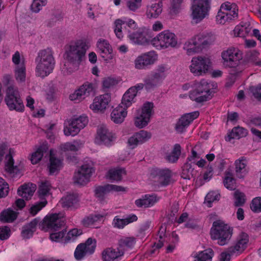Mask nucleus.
Returning <instances> with one entry per match:
<instances>
[{
    "label": "nucleus",
    "mask_w": 261,
    "mask_h": 261,
    "mask_svg": "<svg viewBox=\"0 0 261 261\" xmlns=\"http://www.w3.org/2000/svg\"><path fill=\"white\" fill-rule=\"evenodd\" d=\"M64 224V219L60 218L59 214H57L46 216L42 221L39 217L35 218L22 227L21 237L23 239H29L32 238L36 230L37 225L41 230L56 231Z\"/></svg>",
    "instance_id": "obj_1"
},
{
    "label": "nucleus",
    "mask_w": 261,
    "mask_h": 261,
    "mask_svg": "<svg viewBox=\"0 0 261 261\" xmlns=\"http://www.w3.org/2000/svg\"><path fill=\"white\" fill-rule=\"evenodd\" d=\"M35 63L36 75L41 78L48 76L52 72L55 64L51 49L47 48L39 50L35 59Z\"/></svg>",
    "instance_id": "obj_2"
},
{
    "label": "nucleus",
    "mask_w": 261,
    "mask_h": 261,
    "mask_svg": "<svg viewBox=\"0 0 261 261\" xmlns=\"http://www.w3.org/2000/svg\"><path fill=\"white\" fill-rule=\"evenodd\" d=\"M221 56L224 65L229 68L228 72L230 75L237 76L242 71L243 69L240 65V61L243 58L242 53L238 48H230L223 51Z\"/></svg>",
    "instance_id": "obj_3"
},
{
    "label": "nucleus",
    "mask_w": 261,
    "mask_h": 261,
    "mask_svg": "<svg viewBox=\"0 0 261 261\" xmlns=\"http://www.w3.org/2000/svg\"><path fill=\"white\" fill-rule=\"evenodd\" d=\"M216 86V84L208 80H202L196 85L195 88L190 91L189 97L191 99L197 103H201L212 98V90Z\"/></svg>",
    "instance_id": "obj_4"
},
{
    "label": "nucleus",
    "mask_w": 261,
    "mask_h": 261,
    "mask_svg": "<svg viewBox=\"0 0 261 261\" xmlns=\"http://www.w3.org/2000/svg\"><path fill=\"white\" fill-rule=\"evenodd\" d=\"M233 229L221 221H216L213 223L210 234L213 240H217L220 246L228 244L231 238Z\"/></svg>",
    "instance_id": "obj_5"
},
{
    "label": "nucleus",
    "mask_w": 261,
    "mask_h": 261,
    "mask_svg": "<svg viewBox=\"0 0 261 261\" xmlns=\"http://www.w3.org/2000/svg\"><path fill=\"white\" fill-rule=\"evenodd\" d=\"M215 38L211 34H202L192 38L186 44L187 52L190 54L193 53H199L203 48L211 45L214 41Z\"/></svg>",
    "instance_id": "obj_6"
},
{
    "label": "nucleus",
    "mask_w": 261,
    "mask_h": 261,
    "mask_svg": "<svg viewBox=\"0 0 261 261\" xmlns=\"http://www.w3.org/2000/svg\"><path fill=\"white\" fill-rule=\"evenodd\" d=\"M151 42L157 49L174 48L177 44V38L173 33L166 30L153 38Z\"/></svg>",
    "instance_id": "obj_7"
},
{
    "label": "nucleus",
    "mask_w": 261,
    "mask_h": 261,
    "mask_svg": "<svg viewBox=\"0 0 261 261\" xmlns=\"http://www.w3.org/2000/svg\"><path fill=\"white\" fill-rule=\"evenodd\" d=\"M5 101L10 111L22 112L24 110L23 101L16 87L11 85L7 87Z\"/></svg>",
    "instance_id": "obj_8"
},
{
    "label": "nucleus",
    "mask_w": 261,
    "mask_h": 261,
    "mask_svg": "<svg viewBox=\"0 0 261 261\" xmlns=\"http://www.w3.org/2000/svg\"><path fill=\"white\" fill-rule=\"evenodd\" d=\"M88 48V45L82 40L71 42L66 50V58L72 62H81Z\"/></svg>",
    "instance_id": "obj_9"
},
{
    "label": "nucleus",
    "mask_w": 261,
    "mask_h": 261,
    "mask_svg": "<svg viewBox=\"0 0 261 261\" xmlns=\"http://www.w3.org/2000/svg\"><path fill=\"white\" fill-rule=\"evenodd\" d=\"M211 2V0H193L191 7L192 22L199 23L208 15Z\"/></svg>",
    "instance_id": "obj_10"
},
{
    "label": "nucleus",
    "mask_w": 261,
    "mask_h": 261,
    "mask_svg": "<svg viewBox=\"0 0 261 261\" xmlns=\"http://www.w3.org/2000/svg\"><path fill=\"white\" fill-rule=\"evenodd\" d=\"M59 217L61 219H63L64 221L65 222L64 218H61L59 216ZM64 225L65 224L57 230H54L55 232L50 233L49 238L51 240L55 242H61L64 243H68L75 240L78 236L82 233V230L77 229L76 228L70 230L67 233L66 236L65 234L67 231L65 228H63L61 231H57L61 229L62 227H64Z\"/></svg>",
    "instance_id": "obj_11"
},
{
    "label": "nucleus",
    "mask_w": 261,
    "mask_h": 261,
    "mask_svg": "<svg viewBox=\"0 0 261 261\" xmlns=\"http://www.w3.org/2000/svg\"><path fill=\"white\" fill-rule=\"evenodd\" d=\"M190 68L191 72L196 76L206 73L210 67V60L206 57L199 56L193 58Z\"/></svg>",
    "instance_id": "obj_12"
},
{
    "label": "nucleus",
    "mask_w": 261,
    "mask_h": 261,
    "mask_svg": "<svg viewBox=\"0 0 261 261\" xmlns=\"http://www.w3.org/2000/svg\"><path fill=\"white\" fill-rule=\"evenodd\" d=\"M88 122V118L85 116L72 118L68 121V125L64 127V134L66 136H75L81 129L85 127Z\"/></svg>",
    "instance_id": "obj_13"
},
{
    "label": "nucleus",
    "mask_w": 261,
    "mask_h": 261,
    "mask_svg": "<svg viewBox=\"0 0 261 261\" xmlns=\"http://www.w3.org/2000/svg\"><path fill=\"white\" fill-rule=\"evenodd\" d=\"M96 243L95 239L89 238L85 243L79 244L74 253L75 258L77 260H81L87 254H92L95 251Z\"/></svg>",
    "instance_id": "obj_14"
},
{
    "label": "nucleus",
    "mask_w": 261,
    "mask_h": 261,
    "mask_svg": "<svg viewBox=\"0 0 261 261\" xmlns=\"http://www.w3.org/2000/svg\"><path fill=\"white\" fill-rule=\"evenodd\" d=\"M153 107V104L150 102H146L143 105L141 113L135 117V125L136 127L142 128L148 124Z\"/></svg>",
    "instance_id": "obj_15"
},
{
    "label": "nucleus",
    "mask_w": 261,
    "mask_h": 261,
    "mask_svg": "<svg viewBox=\"0 0 261 261\" xmlns=\"http://www.w3.org/2000/svg\"><path fill=\"white\" fill-rule=\"evenodd\" d=\"M96 85L93 83L85 82L74 92L70 95L71 100H81L91 95H94Z\"/></svg>",
    "instance_id": "obj_16"
},
{
    "label": "nucleus",
    "mask_w": 261,
    "mask_h": 261,
    "mask_svg": "<svg viewBox=\"0 0 261 261\" xmlns=\"http://www.w3.org/2000/svg\"><path fill=\"white\" fill-rule=\"evenodd\" d=\"M126 191V188L115 185L106 184L103 186H98L95 187L94 189L95 196L102 202L105 200L107 194L112 191L115 192H124Z\"/></svg>",
    "instance_id": "obj_17"
},
{
    "label": "nucleus",
    "mask_w": 261,
    "mask_h": 261,
    "mask_svg": "<svg viewBox=\"0 0 261 261\" xmlns=\"http://www.w3.org/2000/svg\"><path fill=\"white\" fill-rule=\"evenodd\" d=\"M94 171L93 168L88 164L81 166L80 170L74 175V182L80 185H84L87 183Z\"/></svg>",
    "instance_id": "obj_18"
},
{
    "label": "nucleus",
    "mask_w": 261,
    "mask_h": 261,
    "mask_svg": "<svg viewBox=\"0 0 261 261\" xmlns=\"http://www.w3.org/2000/svg\"><path fill=\"white\" fill-rule=\"evenodd\" d=\"M156 58L157 55L154 51H149L143 54L135 60V67L138 69H146L148 66L153 64Z\"/></svg>",
    "instance_id": "obj_19"
},
{
    "label": "nucleus",
    "mask_w": 261,
    "mask_h": 261,
    "mask_svg": "<svg viewBox=\"0 0 261 261\" xmlns=\"http://www.w3.org/2000/svg\"><path fill=\"white\" fill-rule=\"evenodd\" d=\"M122 25L124 26V31L126 33H127V30H126L125 28L132 31V30H135L137 27L136 22L132 19H129L127 21L120 19L116 20L114 32L119 39H121L123 37L122 31Z\"/></svg>",
    "instance_id": "obj_20"
},
{
    "label": "nucleus",
    "mask_w": 261,
    "mask_h": 261,
    "mask_svg": "<svg viewBox=\"0 0 261 261\" xmlns=\"http://www.w3.org/2000/svg\"><path fill=\"white\" fill-rule=\"evenodd\" d=\"M199 115L198 111H194L183 115L178 120L175 125V130L179 133L184 132L186 128Z\"/></svg>",
    "instance_id": "obj_21"
},
{
    "label": "nucleus",
    "mask_w": 261,
    "mask_h": 261,
    "mask_svg": "<svg viewBox=\"0 0 261 261\" xmlns=\"http://www.w3.org/2000/svg\"><path fill=\"white\" fill-rule=\"evenodd\" d=\"M113 139L112 133L109 132L106 125L102 124L98 126L96 141L99 144L107 146L110 145Z\"/></svg>",
    "instance_id": "obj_22"
},
{
    "label": "nucleus",
    "mask_w": 261,
    "mask_h": 261,
    "mask_svg": "<svg viewBox=\"0 0 261 261\" xmlns=\"http://www.w3.org/2000/svg\"><path fill=\"white\" fill-rule=\"evenodd\" d=\"M79 201L76 194L67 193L61 198L59 203L63 208L72 210L79 207Z\"/></svg>",
    "instance_id": "obj_23"
},
{
    "label": "nucleus",
    "mask_w": 261,
    "mask_h": 261,
    "mask_svg": "<svg viewBox=\"0 0 261 261\" xmlns=\"http://www.w3.org/2000/svg\"><path fill=\"white\" fill-rule=\"evenodd\" d=\"M248 242V235L245 232H242L237 237L236 244L228 248V251L231 254L241 253L246 248Z\"/></svg>",
    "instance_id": "obj_24"
},
{
    "label": "nucleus",
    "mask_w": 261,
    "mask_h": 261,
    "mask_svg": "<svg viewBox=\"0 0 261 261\" xmlns=\"http://www.w3.org/2000/svg\"><path fill=\"white\" fill-rule=\"evenodd\" d=\"M14 150L10 148L9 150V154H7L5 157V171L9 174L12 177H17L19 176L20 172L17 166H14V161L13 158L12 153Z\"/></svg>",
    "instance_id": "obj_25"
},
{
    "label": "nucleus",
    "mask_w": 261,
    "mask_h": 261,
    "mask_svg": "<svg viewBox=\"0 0 261 261\" xmlns=\"http://www.w3.org/2000/svg\"><path fill=\"white\" fill-rule=\"evenodd\" d=\"M151 138V134L147 131L141 130L135 134L128 140V145L132 149L136 147L138 144H142Z\"/></svg>",
    "instance_id": "obj_26"
},
{
    "label": "nucleus",
    "mask_w": 261,
    "mask_h": 261,
    "mask_svg": "<svg viewBox=\"0 0 261 261\" xmlns=\"http://www.w3.org/2000/svg\"><path fill=\"white\" fill-rule=\"evenodd\" d=\"M111 95L106 93L95 97L90 108L95 111H102L106 109L111 101Z\"/></svg>",
    "instance_id": "obj_27"
},
{
    "label": "nucleus",
    "mask_w": 261,
    "mask_h": 261,
    "mask_svg": "<svg viewBox=\"0 0 261 261\" xmlns=\"http://www.w3.org/2000/svg\"><path fill=\"white\" fill-rule=\"evenodd\" d=\"M97 47L100 56L105 61H109L113 58L112 49L108 41L105 39H100L97 42Z\"/></svg>",
    "instance_id": "obj_28"
},
{
    "label": "nucleus",
    "mask_w": 261,
    "mask_h": 261,
    "mask_svg": "<svg viewBox=\"0 0 261 261\" xmlns=\"http://www.w3.org/2000/svg\"><path fill=\"white\" fill-rule=\"evenodd\" d=\"M123 256V253L119 247L116 248L108 247L104 249L101 253L102 261H117Z\"/></svg>",
    "instance_id": "obj_29"
},
{
    "label": "nucleus",
    "mask_w": 261,
    "mask_h": 261,
    "mask_svg": "<svg viewBox=\"0 0 261 261\" xmlns=\"http://www.w3.org/2000/svg\"><path fill=\"white\" fill-rule=\"evenodd\" d=\"M125 29L127 30V36L132 42L141 45L148 42V39L146 37V33L143 29H139L134 32L126 28Z\"/></svg>",
    "instance_id": "obj_30"
},
{
    "label": "nucleus",
    "mask_w": 261,
    "mask_h": 261,
    "mask_svg": "<svg viewBox=\"0 0 261 261\" xmlns=\"http://www.w3.org/2000/svg\"><path fill=\"white\" fill-rule=\"evenodd\" d=\"M127 108L120 105L115 108L111 113L112 120L116 123H121L127 115Z\"/></svg>",
    "instance_id": "obj_31"
},
{
    "label": "nucleus",
    "mask_w": 261,
    "mask_h": 261,
    "mask_svg": "<svg viewBox=\"0 0 261 261\" xmlns=\"http://www.w3.org/2000/svg\"><path fill=\"white\" fill-rule=\"evenodd\" d=\"M35 191V186L31 184H24L19 187L17 190L18 195L28 200L33 196Z\"/></svg>",
    "instance_id": "obj_32"
},
{
    "label": "nucleus",
    "mask_w": 261,
    "mask_h": 261,
    "mask_svg": "<svg viewBox=\"0 0 261 261\" xmlns=\"http://www.w3.org/2000/svg\"><path fill=\"white\" fill-rule=\"evenodd\" d=\"M136 243V238L134 237H123L118 240V247L120 251H122L123 254L124 252L133 249Z\"/></svg>",
    "instance_id": "obj_33"
},
{
    "label": "nucleus",
    "mask_w": 261,
    "mask_h": 261,
    "mask_svg": "<svg viewBox=\"0 0 261 261\" xmlns=\"http://www.w3.org/2000/svg\"><path fill=\"white\" fill-rule=\"evenodd\" d=\"M237 17L238 13L234 10L227 12L219 10L216 16V21L220 24H224L226 22H229Z\"/></svg>",
    "instance_id": "obj_34"
},
{
    "label": "nucleus",
    "mask_w": 261,
    "mask_h": 261,
    "mask_svg": "<svg viewBox=\"0 0 261 261\" xmlns=\"http://www.w3.org/2000/svg\"><path fill=\"white\" fill-rule=\"evenodd\" d=\"M181 153V147L179 144H175L171 152L166 153L165 159L170 163H175L177 162Z\"/></svg>",
    "instance_id": "obj_35"
},
{
    "label": "nucleus",
    "mask_w": 261,
    "mask_h": 261,
    "mask_svg": "<svg viewBox=\"0 0 261 261\" xmlns=\"http://www.w3.org/2000/svg\"><path fill=\"white\" fill-rule=\"evenodd\" d=\"M62 166V162L61 160L54 156L51 153H50L49 162L48 166L50 175L57 173L60 170Z\"/></svg>",
    "instance_id": "obj_36"
},
{
    "label": "nucleus",
    "mask_w": 261,
    "mask_h": 261,
    "mask_svg": "<svg viewBox=\"0 0 261 261\" xmlns=\"http://www.w3.org/2000/svg\"><path fill=\"white\" fill-rule=\"evenodd\" d=\"M248 134V130L242 127H234L231 132L226 137V141H230L231 139H239L241 138L246 137Z\"/></svg>",
    "instance_id": "obj_37"
},
{
    "label": "nucleus",
    "mask_w": 261,
    "mask_h": 261,
    "mask_svg": "<svg viewBox=\"0 0 261 261\" xmlns=\"http://www.w3.org/2000/svg\"><path fill=\"white\" fill-rule=\"evenodd\" d=\"M18 214L11 208L4 210L0 214V221L4 223L13 222L17 219Z\"/></svg>",
    "instance_id": "obj_38"
},
{
    "label": "nucleus",
    "mask_w": 261,
    "mask_h": 261,
    "mask_svg": "<svg viewBox=\"0 0 261 261\" xmlns=\"http://www.w3.org/2000/svg\"><path fill=\"white\" fill-rule=\"evenodd\" d=\"M136 95L134 88H129L124 94L120 105L127 108L132 105L133 102H134V100Z\"/></svg>",
    "instance_id": "obj_39"
},
{
    "label": "nucleus",
    "mask_w": 261,
    "mask_h": 261,
    "mask_svg": "<svg viewBox=\"0 0 261 261\" xmlns=\"http://www.w3.org/2000/svg\"><path fill=\"white\" fill-rule=\"evenodd\" d=\"M168 70L169 67L167 65L162 64L159 65L151 74L154 76L156 80L162 82L166 77L167 72Z\"/></svg>",
    "instance_id": "obj_40"
},
{
    "label": "nucleus",
    "mask_w": 261,
    "mask_h": 261,
    "mask_svg": "<svg viewBox=\"0 0 261 261\" xmlns=\"http://www.w3.org/2000/svg\"><path fill=\"white\" fill-rule=\"evenodd\" d=\"M162 12V3L152 4L148 7L146 11L147 17L149 18H156Z\"/></svg>",
    "instance_id": "obj_41"
},
{
    "label": "nucleus",
    "mask_w": 261,
    "mask_h": 261,
    "mask_svg": "<svg viewBox=\"0 0 261 261\" xmlns=\"http://www.w3.org/2000/svg\"><path fill=\"white\" fill-rule=\"evenodd\" d=\"M48 148L46 145H41L37 150L33 152L31 158V161L33 164H36L42 158L44 153L46 152Z\"/></svg>",
    "instance_id": "obj_42"
},
{
    "label": "nucleus",
    "mask_w": 261,
    "mask_h": 261,
    "mask_svg": "<svg viewBox=\"0 0 261 261\" xmlns=\"http://www.w3.org/2000/svg\"><path fill=\"white\" fill-rule=\"evenodd\" d=\"M126 174L124 168H115L111 169L108 171V177L110 179L116 181H121L122 175Z\"/></svg>",
    "instance_id": "obj_43"
},
{
    "label": "nucleus",
    "mask_w": 261,
    "mask_h": 261,
    "mask_svg": "<svg viewBox=\"0 0 261 261\" xmlns=\"http://www.w3.org/2000/svg\"><path fill=\"white\" fill-rule=\"evenodd\" d=\"M50 184L48 181L42 182L39 186L38 193L39 197L42 200L46 199L45 197L49 196L50 194Z\"/></svg>",
    "instance_id": "obj_44"
},
{
    "label": "nucleus",
    "mask_w": 261,
    "mask_h": 261,
    "mask_svg": "<svg viewBox=\"0 0 261 261\" xmlns=\"http://www.w3.org/2000/svg\"><path fill=\"white\" fill-rule=\"evenodd\" d=\"M160 182L162 186H166L169 184L171 177V172L169 169L161 170L159 172Z\"/></svg>",
    "instance_id": "obj_45"
},
{
    "label": "nucleus",
    "mask_w": 261,
    "mask_h": 261,
    "mask_svg": "<svg viewBox=\"0 0 261 261\" xmlns=\"http://www.w3.org/2000/svg\"><path fill=\"white\" fill-rule=\"evenodd\" d=\"M194 168L191 163H186L182 167L181 177L185 179H190L194 176Z\"/></svg>",
    "instance_id": "obj_46"
},
{
    "label": "nucleus",
    "mask_w": 261,
    "mask_h": 261,
    "mask_svg": "<svg viewBox=\"0 0 261 261\" xmlns=\"http://www.w3.org/2000/svg\"><path fill=\"white\" fill-rule=\"evenodd\" d=\"M46 199L38 201L32 204L29 209V213L32 216H35L43 207L47 204Z\"/></svg>",
    "instance_id": "obj_47"
},
{
    "label": "nucleus",
    "mask_w": 261,
    "mask_h": 261,
    "mask_svg": "<svg viewBox=\"0 0 261 261\" xmlns=\"http://www.w3.org/2000/svg\"><path fill=\"white\" fill-rule=\"evenodd\" d=\"M220 195L215 191H210L205 197L204 202L207 204L208 207H212V204L215 201H218L220 199Z\"/></svg>",
    "instance_id": "obj_48"
},
{
    "label": "nucleus",
    "mask_w": 261,
    "mask_h": 261,
    "mask_svg": "<svg viewBox=\"0 0 261 261\" xmlns=\"http://www.w3.org/2000/svg\"><path fill=\"white\" fill-rule=\"evenodd\" d=\"M144 82L145 83V88L147 90L154 88L161 83L159 81L156 80L151 74L146 77Z\"/></svg>",
    "instance_id": "obj_49"
},
{
    "label": "nucleus",
    "mask_w": 261,
    "mask_h": 261,
    "mask_svg": "<svg viewBox=\"0 0 261 261\" xmlns=\"http://www.w3.org/2000/svg\"><path fill=\"white\" fill-rule=\"evenodd\" d=\"M236 172L238 174L239 173H243L246 170L245 167L247 165V160L245 157L242 156L235 161Z\"/></svg>",
    "instance_id": "obj_50"
},
{
    "label": "nucleus",
    "mask_w": 261,
    "mask_h": 261,
    "mask_svg": "<svg viewBox=\"0 0 261 261\" xmlns=\"http://www.w3.org/2000/svg\"><path fill=\"white\" fill-rule=\"evenodd\" d=\"M16 79L18 81L24 82L25 80V68L22 64L20 66H17L15 71Z\"/></svg>",
    "instance_id": "obj_51"
},
{
    "label": "nucleus",
    "mask_w": 261,
    "mask_h": 261,
    "mask_svg": "<svg viewBox=\"0 0 261 261\" xmlns=\"http://www.w3.org/2000/svg\"><path fill=\"white\" fill-rule=\"evenodd\" d=\"M184 0H172L170 7V14L176 15L181 10Z\"/></svg>",
    "instance_id": "obj_52"
},
{
    "label": "nucleus",
    "mask_w": 261,
    "mask_h": 261,
    "mask_svg": "<svg viewBox=\"0 0 261 261\" xmlns=\"http://www.w3.org/2000/svg\"><path fill=\"white\" fill-rule=\"evenodd\" d=\"M224 185L228 189H234L235 180L232 177V174L229 172H226V176L224 179Z\"/></svg>",
    "instance_id": "obj_53"
},
{
    "label": "nucleus",
    "mask_w": 261,
    "mask_h": 261,
    "mask_svg": "<svg viewBox=\"0 0 261 261\" xmlns=\"http://www.w3.org/2000/svg\"><path fill=\"white\" fill-rule=\"evenodd\" d=\"M102 218L103 216L99 214L91 215L87 218L84 219L83 223L84 226L88 227L93 225L95 222L100 220Z\"/></svg>",
    "instance_id": "obj_54"
},
{
    "label": "nucleus",
    "mask_w": 261,
    "mask_h": 261,
    "mask_svg": "<svg viewBox=\"0 0 261 261\" xmlns=\"http://www.w3.org/2000/svg\"><path fill=\"white\" fill-rule=\"evenodd\" d=\"M234 205L236 206H240L243 205L245 202V194L240 192L239 191H237L234 193Z\"/></svg>",
    "instance_id": "obj_55"
},
{
    "label": "nucleus",
    "mask_w": 261,
    "mask_h": 261,
    "mask_svg": "<svg viewBox=\"0 0 261 261\" xmlns=\"http://www.w3.org/2000/svg\"><path fill=\"white\" fill-rule=\"evenodd\" d=\"M142 0H127L126 3L127 8L130 11L135 12L141 7Z\"/></svg>",
    "instance_id": "obj_56"
},
{
    "label": "nucleus",
    "mask_w": 261,
    "mask_h": 261,
    "mask_svg": "<svg viewBox=\"0 0 261 261\" xmlns=\"http://www.w3.org/2000/svg\"><path fill=\"white\" fill-rule=\"evenodd\" d=\"M250 208L255 213L261 212V197H257L253 199L250 204Z\"/></svg>",
    "instance_id": "obj_57"
},
{
    "label": "nucleus",
    "mask_w": 261,
    "mask_h": 261,
    "mask_svg": "<svg viewBox=\"0 0 261 261\" xmlns=\"http://www.w3.org/2000/svg\"><path fill=\"white\" fill-rule=\"evenodd\" d=\"M9 192V185L5 180L0 177V198L6 196Z\"/></svg>",
    "instance_id": "obj_58"
},
{
    "label": "nucleus",
    "mask_w": 261,
    "mask_h": 261,
    "mask_svg": "<svg viewBox=\"0 0 261 261\" xmlns=\"http://www.w3.org/2000/svg\"><path fill=\"white\" fill-rule=\"evenodd\" d=\"M46 4V1L44 0H34L31 8L33 12H38L42 8V6Z\"/></svg>",
    "instance_id": "obj_59"
},
{
    "label": "nucleus",
    "mask_w": 261,
    "mask_h": 261,
    "mask_svg": "<svg viewBox=\"0 0 261 261\" xmlns=\"http://www.w3.org/2000/svg\"><path fill=\"white\" fill-rule=\"evenodd\" d=\"M117 84V81L114 78L106 77L102 81V88L105 90H107Z\"/></svg>",
    "instance_id": "obj_60"
},
{
    "label": "nucleus",
    "mask_w": 261,
    "mask_h": 261,
    "mask_svg": "<svg viewBox=\"0 0 261 261\" xmlns=\"http://www.w3.org/2000/svg\"><path fill=\"white\" fill-rule=\"evenodd\" d=\"M250 91L255 98L258 101H261V85L251 87Z\"/></svg>",
    "instance_id": "obj_61"
},
{
    "label": "nucleus",
    "mask_w": 261,
    "mask_h": 261,
    "mask_svg": "<svg viewBox=\"0 0 261 261\" xmlns=\"http://www.w3.org/2000/svg\"><path fill=\"white\" fill-rule=\"evenodd\" d=\"M112 225L114 227L119 229H122L126 225L124 219H120L118 216L114 217L113 220Z\"/></svg>",
    "instance_id": "obj_62"
},
{
    "label": "nucleus",
    "mask_w": 261,
    "mask_h": 261,
    "mask_svg": "<svg viewBox=\"0 0 261 261\" xmlns=\"http://www.w3.org/2000/svg\"><path fill=\"white\" fill-rule=\"evenodd\" d=\"M10 236V229L8 226L0 227V240H5Z\"/></svg>",
    "instance_id": "obj_63"
},
{
    "label": "nucleus",
    "mask_w": 261,
    "mask_h": 261,
    "mask_svg": "<svg viewBox=\"0 0 261 261\" xmlns=\"http://www.w3.org/2000/svg\"><path fill=\"white\" fill-rule=\"evenodd\" d=\"M144 198L146 199L148 207L152 206L158 201L155 194H146L144 195Z\"/></svg>",
    "instance_id": "obj_64"
}]
</instances>
